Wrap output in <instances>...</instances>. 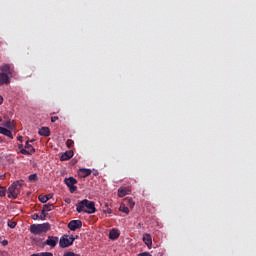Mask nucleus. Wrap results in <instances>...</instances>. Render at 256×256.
Wrapping results in <instances>:
<instances>
[{"label":"nucleus","instance_id":"17","mask_svg":"<svg viewBox=\"0 0 256 256\" xmlns=\"http://www.w3.org/2000/svg\"><path fill=\"white\" fill-rule=\"evenodd\" d=\"M119 211H121L122 213H125L126 215H129V207H127V205H125V203H122L120 205Z\"/></svg>","mask_w":256,"mask_h":256},{"label":"nucleus","instance_id":"19","mask_svg":"<svg viewBox=\"0 0 256 256\" xmlns=\"http://www.w3.org/2000/svg\"><path fill=\"white\" fill-rule=\"evenodd\" d=\"M25 148L27 151H29L32 155L35 153V148H33V145L29 144V141L26 142Z\"/></svg>","mask_w":256,"mask_h":256},{"label":"nucleus","instance_id":"39","mask_svg":"<svg viewBox=\"0 0 256 256\" xmlns=\"http://www.w3.org/2000/svg\"><path fill=\"white\" fill-rule=\"evenodd\" d=\"M0 179H5V175H1V176H0Z\"/></svg>","mask_w":256,"mask_h":256},{"label":"nucleus","instance_id":"27","mask_svg":"<svg viewBox=\"0 0 256 256\" xmlns=\"http://www.w3.org/2000/svg\"><path fill=\"white\" fill-rule=\"evenodd\" d=\"M47 217V212L46 210L42 209L40 219L41 221H45V218Z\"/></svg>","mask_w":256,"mask_h":256},{"label":"nucleus","instance_id":"5","mask_svg":"<svg viewBox=\"0 0 256 256\" xmlns=\"http://www.w3.org/2000/svg\"><path fill=\"white\" fill-rule=\"evenodd\" d=\"M77 237L78 236L74 237L73 235L69 236L64 234L59 240V247H61V249H67V247H71Z\"/></svg>","mask_w":256,"mask_h":256},{"label":"nucleus","instance_id":"45","mask_svg":"<svg viewBox=\"0 0 256 256\" xmlns=\"http://www.w3.org/2000/svg\"><path fill=\"white\" fill-rule=\"evenodd\" d=\"M1 141H3V140L0 138V143H1Z\"/></svg>","mask_w":256,"mask_h":256},{"label":"nucleus","instance_id":"2","mask_svg":"<svg viewBox=\"0 0 256 256\" xmlns=\"http://www.w3.org/2000/svg\"><path fill=\"white\" fill-rule=\"evenodd\" d=\"M11 77H13V68L9 64H3L0 66V87L1 85H9L11 83Z\"/></svg>","mask_w":256,"mask_h":256},{"label":"nucleus","instance_id":"22","mask_svg":"<svg viewBox=\"0 0 256 256\" xmlns=\"http://www.w3.org/2000/svg\"><path fill=\"white\" fill-rule=\"evenodd\" d=\"M4 127H7V129H13L15 125L13 124V122H11V120H8L4 123Z\"/></svg>","mask_w":256,"mask_h":256},{"label":"nucleus","instance_id":"8","mask_svg":"<svg viewBox=\"0 0 256 256\" xmlns=\"http://www.w3.org/2000/svg\"><path fill=\"white\" fill-rule=\"evenodd\" d=\"M83 227V222L81 220H71L68 223V229L70 231H77V229H81Z\"/></svg>","mask_w":256,"mask_h":256},{"label":"nucleus","instance_id":"37","mask_svg":"<svg viewBox=\"0 0 256 256\" xmlns=\"http://www.w3.org/2000/svg\"><path fill=\"white\" fill-rule=\"evenodd\" d=\"M0 105H3V96H0Z\"/></svg>","mask_w":256,"mask_h":256},{"label":"nucleus","instance_id":"34","mask_svg":"<svg viewBox=\"0 0 256 256\" xmlns=\"http://www.w3.org/2000/svg\"><path fill=\"white\" fill-rule=\"evenodd\" d=\"M113 211L110 209V208H108L106 211H104V213H108V214H111Z\"/></svg>","mask_w":256,"mask_h":256},{"label":"nucleus","instance_id":"25","mask_svg":"<svg viewBox=\"0 0 256 256\" xmlns=\"http://www.w3.org/2000/svg\"><path fill=\"white\" fill-rule=\"evenodd\" d=\"M63 256H81V255L72 251H66L64 252Z\"/></svg>","mask_w":256,"mask_h":256},{"label":"nucleus","instance_id":"3","mask_svg":"<svg viewBox=\"0 0 256 256\" xmlns=\"http://www.w3.org/2000/svg\"><path fill=\"white\" fill-rule=\"evenodd\" d=\"M23 181H16L8 188V199H17L21 193Z\"/></svg>","mask_w":256,"mask_h":256},{"label":"nucleus","instance_id":"30","mask_svg":"<svg viewBox=\"0 0 256 256\" xmlns=\"http://www.w3.org/2000/svg\"><path fill=\"white\" fill-rule=\"evenodd\" d=\"M55 121H59V117L58 116L51 117V122L55 123Z\"/></svg>","mask_w":256,"mask_h":256},{"label":"nucleus","instance_id":"12","mask_svg":"<svg viewBox=\"0 0 256 256\" xmlns=\"http://www.w3.org/2000/svg\"><path fill=\"white\" fill-rule=\"evenodd\" d=\"M79 177L85 178L91 175V169L82 168L78 172Z\"/></svg>","mask_w":256,"mask_h":256},{"label":"nucleus","instance_id":"32","mask_svg":"<svg viewBox=\"0 0 256 256\" xmlns=\"http://www.w3.org/2000/svg\"><path fill=\"white\" fill-rule=\"evenodd\" d=\"M1 244L3 245V247H7V245H9V241L3 240Z\"/></svg>","mask_w":256,"mask_h":256},{"label":"nucleus","instance_id":"10","mask_svg":"<svg viewBox=\"0 0 256 256\" xmlns=\"http://www.w3.org/2000/svg\"><path fill=\"white\" fill-rule=\"evenodd\" d=\"M73 155V150L66 151L61 155L60 161H69V159H72Z\"/></svg>","mask_w":256,"mask_h":256},{"label":"nucleus","instance_id":"43","mask_svg":"<svg viewBox=\"0 0 256 256\" xmlns=\"http://www.w3.org/2000/svg\"><path fill=\"white\" fill-rule=\"evenodd\" d=\"M94 175H97V172H94Z\"/></svg>","mask_w":256,"mask_h":256},{"label":"nucleus","instance_id":"7","mask_svg":"<svg viewBox=\"0 0 256 256\" xmlns=\"http://www.w3.org/2000/svg\"><path fill=\"white\" fill-rule=\"evenodd\" d=\"M57 243H59V237L48 236V238L44 242V245H48V247H51V249H55V247H57Z\"/></svg>","mask_w":256,"mask_h":256},{"label":"nucleus","instance_id":"31","mask_svg":"<svg viewBox=\"0 0 256 256\" xmlns=\"http://www.w3.org/2000/svg\"><path fill=\"white\" fill-rule=\"evenodd\" d=\"M40 217H41V216H39V214H37V213H35V214L32 215V219H34V221L37 220V219H39Z\"/></svg>","mask_w":256,"mask_h":256},{"label":"nucleus","instance_id":"28","mask_svg":"<svg viewBox=\"0 0 256 256\" xmlns=\"http://www.w3.org/2000/svg\"><path fill=\"white\" fill-rule=\"evenodd\" d=\"M39 177L37 176V174H31L29 176V181H38Z\"/></svg>","mask_w":256,"mask_h":256},{"label":"nucleus","instance_id":"44","mask_svg":"<svg viewBox=\"0 0 256 256\" xmlns=\"http://www.w3.org/2000/svg\"><path fill=\"white\" fill-rule=\"evenodd\" d=\"M94 175H97V172H94Z\"/></svg>","mask_w":256,"mask_h":256},{"label":"nucleus","instance_id":"38","mask_svg":"<svg viewBox=\"0 0 256 256\" xmlns=\"http://www.w3.org/2000/svg\"><path fill=\"white\" fill-rule=\"evenodd\" d=\"M65 203H71V199L69 198L65 199Z\"/></svg>","mask_w":256,"mask_h":256},{"label":"nucleus","instance_id":"6","mask_svg":"<svg viewBox=\"0 0 256 256\" xmlns=\"http://www.w3.org/2000/svg\"><path fill=\"white\" fill-rule=\"evenodd\" d=\"M65 185L69 188L70 193H75L77 191V179L74 177H69L64 179Z\"/></svg>","mask_w":256,"mask_h":256},{"label":"nucleus","instance_id":"21","mask_svg":"<svg viewBox=\"0 0 256 256\" xmlns=\"http://www.w3.org/2000/svg\"><path fill=\"white\" fill-rule=\"evenodd\" d=\"M43 210L47 213L49 211H53V204L48 203L46 205L43 206Z\"/></svg>","mask_w":256,"mask_h":256},{"label":"nucleus","instance_id":"11","mask_svg":"<svg viewBox=\"0 0 256 256\" xmlns=\"http://www.w3.org/2000/svg\"><path fill=\"white\" fill-rule=\"evenodd\" d=\"M38 133L42 137H49V135H51V130L49 129V127H42Z\"/></svg>","mask_w":256,"mask_h":256},{"label":"nucleus","instance_id":"4","mask_svg":"<svg viewBox=\"0 0 256 256\" xmlns=\"http://www.w3.org/2000/svg\"><path fill=\"white\" fill-rule=\"evenodd\" d=\"M51 229V224L43 223V224H32L30 226V233L33 235H41V233H47Z\"/></svg>","mask_w":256,"mask_h":256},{"label":"nucleus","instance_id":"41","mask_svg":"<svg viewBox=\"0 0 256 256\" xmlns=\"http://www.w3.org/2000/svg\"><path fill=\"white\" fill-rule=\"evenodd\" d=\"M1 121H3V119L0 117V123H1Z\"/></svg>","mask_w":256,"mask_h":256},{"label":"nucleus","instance_id":"14","mask_svg":"<svg viewBox=\"0 0 256 256\" xmlns=\"http://www.w3.org/2000/svg\"><path fill=\"white\" fill-rule=\"evenodd\" d=\"M49 199H53V194L40 195L38 197V200L40 201V203H47Z\"/></svg>","mask_w":256,"mask_h":256},{"label":"nucleus","instance_id":"23","mask_svg":"<svg viewBox=\"0 0 256 256\" xmlns=\"http://www.w3.org/2000/svg\"><path fill=\"white\" fill-rule=\"evenodd\" d=\"M7 225L10 227V229H15V227H17V222L8 220Z\"/></svg>","mask_w":256,"mask_h":256},{"label":"nucleus","instance_id":"46","mask_svg":"<svg viewBox=\"0 0 256 256\" xmlns=\"http://www.w3.org/2000/svg\"><path fill=\"white\" fill-rule=\"evenodd\" d=\"M0 241H1V237H0Z\"/></svg>","mask_w":256,"mask_h":256},{"label":"nucleus","instance_id":"16","mask_svg":"<svg viewBox=\"0 0 256 256\" xmlns=\"http://www.w3.org/2000/svg\"><path fill=\"white\" fill-rule=\"evenodd\" d=\"M1 135H5L6 137H9V139H13V133H11V130L7 128H2Z\"/></svg>","mask_w":256,"mask_h":256},{"label":"nucleus","instance_id":"24","mask_svg":"<svg viewBox=\"0 0 256 256\" xmlns=\"http://www.w3.org/2000/svg\"><path fill=\"white\" fill-rule=\"evenodd\" d=\"M7 195V188L0 186V197H5Z\"/></svg>","mask_w":256,"mask_h":256},{"label":"nucleus","instance_id":"29","mask_svg":"<svg viewBox=\"0 0 256 256\" xmlns=\"http://www.w3.org/2000/svg\"><path fill=\"white\" fill-rule=\"evenodd\" d=\"M138 256H153V255H151V253L149 252H143V253H140Z\"/></svg>","mask_w":256,"mask_h":256},{"label":"nucleus","instance_id":"40","mask_svg":"<svg viewBox=\"0 0 256 256\" xmlns=\"http://www.w3.org/2000/svg\"><path fill=\"white\" fill-rule=\"evenodd\" d=\"M3 131V127L0 126V133Z\"/></svg>","mask_w":256,"mask_h":256},{"label":"nucleus","instance_id":"15","mask_svg":"<svg viewBox=\"0 0 256 256\" xmlns=\"http://www.w3.org/2000/svg\"><path fill=\"white\" fill-rule=\"evenodd\" d=\"M129 191V188H119L118 197H125V195H129Z\"/></svg>","mask_w":256,"mask_h":256},{"label":"nucleus","instance_id":"42","mask_svg":"<svg viewBox=\"0 0 256 256\" xmlns=\"http://www.w3.org/2000/svg\"><path fill=\"white\" fill-rule=\"evenodd\" d=\"M94 175H97V172H94Z\"/></svg>","mask_w":256,"mask_h":256},{"label":"nucleus","instance_id":"1","mask_svg":"<svg viewBox=\"0 0 256 256\" xmlns=\"http://www.w3.org/2000/svg\"><path fill=\"white\" fill-rule=\"evenodd\" d=\"M76 211L78 213H88V215H91L97 212V208H95V202L84 199L76 204Z\"/></svg>","mask_w":256,"mask_h":256},{"label":"nucleus","instance_id":"33","mask_svg":"<svg viewBox=\"0 0 256 256\" xmlns=\"http://www.w3.org/2000/svg\"><path fill=\"white\" fill-rule=\"evenodd\" d=\"M42 256H53L51 252H42Z\"/></svg>","mask_w":256,"mask_h":256},{"label":"nucleus","instance_id":"18","mask_svg":"<svg viewBox=\"0 0 256 256\" xmlns=\"http://www.w3.org/2000/svg\"><path fill=\"white\" fill-rule=\"evenodd\" d=\"M19 149H20V153H21L22 155H32V154L30 153V151L27 150V148H23V144H20V145H19Z\"/></svg>","mask_w":256,"mask_h":256},{"label":"nucleus","instance_id":"20","mask_svg":"<svg viewBox=\"0 0 256 256\" xmlns=\"http://www.w3.org/2000/svg\"><path fill=\"white\" fill-rule=\"evenodd\" d=\"M125 203L127 204V205H129V207L131 208V209H133V207H135V202L133 201V198H125Z\"/></svg>","mask_w":256,"mask_h":256},{"label":"nucleus","instance_id":"26","mask_svg":"<svg viewBox=\"0 0 256 256\" xmlns=\"http://www.w3.org/2000/svg\"><path fill=\"white\" fill-rule=\"evenodd\" d=\"M73 145H75V142L71 139H68L66 141V147H68L69 149H71V147H73Z\"/></svg>","mask_w":256,"mask_h":256},{"label":"nucleus","instance_id":"35","mask_svg":"<svg viewBox=\"0 0 256 256\" xmlns=\"http://www.w3.org/2000/svg\"><path fill=\"white\" fill-rule=\"evenodd\" d=\"M18 141H20L21 143H23V136H18Z\"/></svg>","mask_w":256,"mask_h":256},{"label":"nucleus","instance_id":"13","mask_svg":"<svg viewBox=\"0 0 256 256\" xmlns=\"http://www.w3.org/2000/svg\"><path fill=\"white\" fill-rule=\"evenodd\" d=\"M119 231L117 229H112L109 233V239L112 241H115L116 239H119Z\"/></svg>","mask_w":256,"mask_h":256},{"label":"nucleus","instance_id":"9","mask_svg":"<svg viewBox=\"0 0 256 256\" xmlns=\"http://www.w3.org/2000/svg\"><path fill=\"white\" fill-rule=\"evenodd\" d=\"M143 243H145V245L148 247V249H151L152 245H153V238L151 237V234H144L143 235Z\"/></svg>","mask_w":256,"mask_h":256},{"label":"nucleus","instance_id":"36","mask_svg":"<svg viewBox=\"0 0 256 256\" xmlns=\"http://www.w3.org/2000/svg\"><path fill=\"white\" fill-rule=\"evenodd\" d=\"M31 256H42V252L41 253H34Z\"/></svg>","mask_w":256,"mask_h":256}]
</instances>
